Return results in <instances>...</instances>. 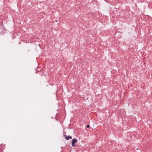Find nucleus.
I'll return each instance as SVG.
<instances>
[{"instance_id": "nucleus-1", "label": "nucleus", "mask_w": 152, "mask_h": 152, "mask_svg": "<svg viewBox=\"0 0 152 152\" xmlns=\"http://www.w3.org/2000/svg\"><path fill=\"white\" fill-rule=\"evenodd\" d=\"M77 142V140L76 138L73 139L72 140V145L73 146L76 147V145L75 143Z\"/></svg>"}, {"instance_id": "nucleus-2", "label": "nucleus", "mask_w": 152, "mask_h": 152, "mask_svg": "<svg viewBox=\"0 0 152 152\" xmlns=\"http://www.w3.org/2000/svg\"><path fill=\"white\" fill-rule=\"evenodd\" d=\"M64 137L67 140H69V139H71L72 138V137L70 136L67 137L66 135H64Z\"/></svg>"}, {"instance_id": "nucleus-3", "label": "nucleus", "mask_w": 152, "mask_h": 152, "mask_svg": "<svg viewBox=\"0 0 152 152\" xmlns=\"http://www.w3.org/2000/svg\"><path fill=\"white\" fill-rule=\"evenodd\" d=\"M89 126H89V125H87V127L88 128H89Z\"/></svg>"}]
</instances>
